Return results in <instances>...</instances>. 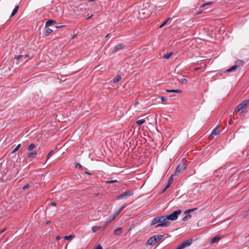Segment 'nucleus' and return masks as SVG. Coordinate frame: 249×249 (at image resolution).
<instances>
[{
	"mask_svg": "<svg viewBox=\"0 0 249 249\" xmlns=\"http://www.w3.org/2000/svg\"><path fill=\"white\" fill-rule=\"evenodd\" d=\"M159 223L155 226V228L159 227H168L170 225L169 222L166 220L165 216H157L152 220L151 225L152 226Z\"/></svg>",
	"mask_w": 249,
	"mask_h": 249,
	"instance_id": "obj_1",
	"label": "nucleus"
},
{
	"mask_svg": "<svg viewBox=\"0 0 249 249\" xmlns=\"http://www.w3.org/2000/svg\"><path fill=\"white\" fill-rule=\"evenodd\" d=\"M249 103V100H244L236 107L235 111L240 112V114L242 113L243 112V109L247 106Z\"/></svg>",
	"mask_w": 249,
	"mask_h": 249,
	"instance_id": "obj_2",
	"label": "nucleus"
},
{
	"mask_svg": "<svg viewBox=\"0 0 249 249\" xmlns=\"http://www.w3.org/2000/svg\"><path fill=\"white\" fill-rule=\"evenodd\" d=\"M181 213V210H177L174 211L173 213L169 214L166 216V220H175L178 218V214H180Z\"/></svg>",
	"mask_w": 249,
	"mask_h": 249,
	"instance_id": "obj_3",
	"label": "nucleus"
},
{
	"mask_svg": "<svg viewBox=\"0 0 249 249\" xmlns=\"http://www.w3.org/2000/svg\"><path fill=\"white\" fill-rule=\"evenodd\" d=\"M187 165L185 163H180L176 168L174 175L178 176L179 174L181 173L186 168Z\"/></svg>",
	"mask_w": 249,
	"mask_h": 249,
	"instance_id": "obj_4",
	"label": "nucleus"
},
{
	"mask_svg": "<svg viewBox=\"0 0 249 249\" xmlns=\"http://www.w3.org/2000/svg\"><path fill=\"white\" fill-rule=\"evenodd\" d=\"M193 240L191 239L185 240L181 243L176 249H183L189 246L192 243Z\"/></svg>",
	"mask_w": 249,
	"mask_h": 249,
	"instance_id": "obj_5",
	"label": "nucleus"
},
{
	"mask_svg": "<svg viewBox=\"0 0 249 249\" xmlns=\"http://www.w3.org/2000/svg\"><path fill=\"white\" fill-rule=\"evenodd\" d=\"M133 193L132 191H127L125 193H124L123 194L117 196V199L120 200V199H125V198H127L128 197L131 196L132 195H133Z\"/></svg>",
	"mask_w": 249,
	"mask_h": 249,
	"instance_id": "obj_6",
	"label": "nucleus"
},
{
	"mask_svg": "<svg viewBox=\"0 0 249 249\" xmlns=\"http://www.w3.org/2000/svg\"><path fill=\"white\" fill-rule=\"evenodd\" d=\"M220 133L219 126H216L211 133V135L209 137V139H211V138L214 136L218 135Z\"/></svg>",
	"mask_w": 249,
	"mask_h": 249,
	"instance_id": "obj_7",
	"label": "nucleus"
},
{
	"mask_svg": "<svg viewBox=\"0 0 249 249\" xmlns=\"http://www.w3.org/2000/svg\"><path fill=\"white\" fill-rule=\"evenodd\" d=\"M124 47V45L123 44H118L115 46L112 51V53H115L116 52H118V51L122 49Z\"/></svg>",
	"mask_w": 249,
	"mask_h": 249,
	"instance_id": "obj_8",
	"label": "nucleus"
},
{
	"mask_svg": "<svg viewBox=\"0 0 249 249\" xmlns=\"http://www.w3.org/2000/svg\"><path fill=\"white\" fill-rule=\"evenodd\" d=\"M155 240H156L155 237H154V236H153L151 237V238H150L147 240L146 243L148 245H154L156 243Z\"/></svg>",
	"mask_w": 249,
	"mask_h": 249,
	"instance_id": "obj_9",
	"label": "nucleus"
},
{
	"mask_svg": "<svg viewBox=\"0 0 249 249\" xmlns=\"http://www.w3.org/2000/svg\"><path fill=\"white\" fill-rule=\"evenodd\" d=\"M154 237H155L156 242V243H157L160 241H161L163 239L164 235H160V234H157V235H154Z\"/></svg>",
	"mask_w": 249,
	"mask_h": 249,
	"instance_id": "obj_10",
	"label": "nucleus"
},
{
	"mask_svg": "<svg viewBox=\"0 0 249 249\" xmlns=\"http://www.w3.org/2000/svg\"><path fill=\"white\" fill-rule=\"evenodd\" d=\"M220 239H221L220 236L216 235L211 239V240L210 241V243L211 244H213L215 242L218 241Z\"/></svg>",
	"mask_w": 249,
	"mask_h": 249,
	"instance_id": "obj_11",
	"label": "nucleus"
},
{
	"mask_svg": "<svg viewBox=\"0 0 249 249\" xmlns=\"http://www.w3.org/2000/svg\"><path fill=\"white\" fill-rule=\"evenodd\" d=\"M56 22L55 21L52 20V19H49L47 21V22L45 23V27H48L49 26H50L52 25L53 23H55Z\"/></svg>",
	"mask_w": 249,
	"mask_h": 249,
	"instance_id": "obj_12",
	"label": "nucleus"
},
{
	"mask_svg": "<svg viewBox=\"0 0 249 249\" xmlns=\"http://www.w3.org/2000/svg\"><path fill=\"white\" fill-rule=\"evenodd\" d=\"M166 91L167 92H169V93H179L181 92V90H180L179 89H167L166 90Z\"/></svg>",
	"mask_w": 249,
	"mask_h": 249,
	"instance_id": "obj_13",
	"label": "nucleus"
},
{
	"mask_svg": "<svg viewBox=\"0 0 249 249\" xmlns=\"http://www.w3.org/2000/svg\"><path fill=\"white\" fill-rule=\"evenodd\" d=\"M121 79V76L120 75H116L114 78L113 79H112V82L115 83H116L118 81H119Z\"/></svg>",
	"mask_w": 249,
	"mask_h": 249,
	"instance_id": "obj_14",
	"label": "nucleus"
},
{
	"mask_svg": "<svg viewBox=\"0 0 249 249\" xmlns=\"http://www.w3.org/2000/svg\"><path fill=\"white\" fill-rule=\"evenodd\" d=\"M237 69V65H234L229 69L227 70V72H231L233 71H235Z\"/></svg>",
	"mask_w": 249,
	"mask_h": 249,
	"instance_id": "obj_15",
	"label": "nucleus"
},
{
	"mask_svg": "<svg viewBox=\"0 0 249 249\" xmlns=\"http://www.w3.org/2000/svg\"><path fill=\"white\" fill-rule=\"evenodd\" d=\"M18 8H19L18 5H17L15 6V7L14 8V9H13V10L11 13V17H13V16H14L15 15V14L17 13Z\"/></svg>",
	"mask_w": 249,
	"mask_h": 249,
	"instance_id": "obj_16",
	"label": "nucleus"
},
{
	"mask_svg": "<svg viewBox=\"0 0 249 249\" xmlns=\"http://www.w3.org/2000/svg\"><path fill=\"white\" fill-rule=\"evenodd\" d=\"M122 232V229L121 228H118L115 230L114 234L116 235H120Z\"/></svg>",
	"mask_w": 249,
	"mask_h": 249,
	"instance_id": "obj_17",
	"label": "nucleus"
},
{
	"mask_svg": "<svg viewBox=\"0 0 249 249\" xmlns=\"http://www.w3.org/2000/svg\"><path fill=\"white\" fill-rule=\"evenodd\" d=\"M145 121L144 120V119H142V120H137L136 122V124L138 126H140L142 124H143L144 123H145Z\"/></svg>",
	"mask_w": 249,
	"mask_h": 249,
	"instance_id": "obj_18",
	"label": "nucleus"
},
{
	"mask_svg": "<svg viewBox=\"0 0 249 249\" xmlns=\"http://www.w3.org/2000/svg\"><path fill=\"white\" fill-rule=\"evenodd\" d=\"M102 228V227L101 226H93L91 228L92 229V231L93 232H96L97 231H99L100 229Z\"/></svg>",
	"mask_w": 249,
	"mask_h": 249,
	"instance_id": "obj_19",
	"label": "nucleus"
},
{
	"mask_svg": "<svg viewBox=\"0 0 249 249\" xmlns=\"http://www.w3.org/2000/svg\"><path fill=\"white\" fill-rule=\"evenodd\" d=\"M36 155H37L36 152L30 153L28 155V158H34L36 156Z\"/></svg>",
	"mask_w": 249,
	"mask_h": 249,
	"instance_id": "obj_20",
	"label": "nucleus"
},
{
	"mask_svg": "<svg viewBox=\"0 0 249 249\" xmlns=\"http://www.w3.org/2000/svg\"><path fill=\"white\" fill-rule=\"evenodd\" d=\"M127 205L124 204L122 206L120 207V208L118 210V212L116 213V214H118L120 212H121L126 207Z\"/></svg>",
	"mask_w": 249,
	"mask_h": 249,
	"instance_id": "obj_21",
	"label": "nucleus"
},
{
	"mask_svg": "<svg viewBox=\"0 0 249 249\" xmlns=\"http://www.w3.org/2000/svg\"><path fill=\"white\" fill-rule=\"evenodd\" d=\"M36 147V145L34 143H32L28 146L27 150L28 151H32L34 148Z\"/></svg>",
	"mask_w": 249,
	"mask_h": 249,
	"instance_id": "obj_22",
	"label": "nucleus"
},
{
	"mask_svg": "<svg viewBox=\"0 0 249 249\" xmlns=\"http://www.w3.org/2000/svg\"><path fill=\"white\" fill-rule=\"evenodd\" d=\"M53 32V30L50 28H48L44 32V34L45 36H48L49 34Z\"/></svg>",
	"mask_w": 249,
	"mask_h": 249,
	"instance_id": "obj_23",
	"label": "nucleus"
},
{
	"mask_svg": "<svg viewBox=\"0 0 249 249\" xmlns=\"http://www.w3.org/2000/svg\"><path fill=\"white\" fill-rule=\"evenodd\" d=\"M176 177V175H174V174L172 175L169 178L168 183L171 184L173 182V178H175Z\"/></svg>",
	"mask_w": 249,
	"mask_h": 249,
	"instance_id": "obj_24",
	"label": "nucleus"
},
{
	"mask_svg": "<svg viewBox=\"0 0 249 249\" xmlns=\"http://www.w3.org/2000/svg\"><path fill=\"white\" fill-rule=\"evenodd\" d=\"M111 219H109V220H107L106 221V222L105 223V224H104L103 226L102 227V228L103 230L105 229L107 226L109 224V223L111 222Z\"/></svg>",
	"mask_w": 249,
	"mask_h": 249,
	"instance_id": "obj_25",
	"label": "nucleus"
},
{
	"mask_svg": "<svg viewBox=\"0 0 249 249\" xmlns=\"http://www.w3.org/2000/svg\"><path fill=\"white\" fill-rule=\"evenodd\" d=\"M64 238L65 240H71L74 238V236L72 235H69L64 236Z\"/></svg>",
	"mask_w": 249,
	"mask_h": 249,
	"instance_id": "obj_26",
	"label": "nucleus"
},
{
	"mask_svg": "<svg viewBox=\"0 0 249 249\" xmlns=\"http://www.w3.org/2000/svg\"><path fill=\"white\" fill-rule=\"evenodd\" d=\"M173 53H166L163 56V58H165V59H168L173 55Z\"/></svg>",
	"mask_w": 249,
	"mask_h": 249,
	"instance_id": "obj_27",
	"label": "nucleus"
},
{
	"mask_svg": "<svg viewBox=\"0 0 249 249\" xmlns=\"http://www.w3.org/2000/svg\"><path fill=\"white\" fill-rule=\"evenodd\" d=\"M191 217V215L190 214L187 213V214L182 218V220L184 221L188 220V219H190Z\"/></svg>",
	"mask_w": 249,
	"mask_h": 249,
	"instance_id": "obj_28",
	"label": "nucleus"
},
{
	"mask_svg": "<svg viewBox=\"0 0 249 249\" xmlns=\"http://www.w3.org/2000/svg\"><path fill=\"white\" fill-rule=\"evenodd\" d=\"M243 64H244V62L242 60H239L235 62L234 65H237V66L238 67L240 66V65H243Z\"/></svg>",
	"mask_w": 249,
	"mask_h": 249,
	"instance_id": "obj_29",
	"label": "nucleus"
},
{
	"mask_svg": "<svg viewBox=\"0 0 249 249\" xmlns=\"http://www.w3.org/2000/svg\"><path fill=\"white\" fill-rule=\"evenodd\" d=\"M21 146V144H18L14 149V150L12 151V154H14L16 152H17L18 149Z\"/></svg>",
	"mask_w": 249,
	"mask_h": 249,
	"instance_id": "obj_30",
	"label": "nucleus"
},
{
	"mask_svg": "<svg viewBox=\"0 0 249 249\" xmlns=\"http://www.w3.org/2000/svg\"><path fill=\"white\" fill-rule=\"evenodd\" d=\"M15 59H16L17 60H21V61H22L23 59V55L16 56L15 57Z\"/></svg>",
	"mask_w": 249,
	"mask_h": 249,
	"instance_id": "obj_31",
	"label": "nucleus"
},
{
	"mask_svg": "<svg viewBox=\"0 0 249 249\" xmlns=\"http://www.w3.org/2000/svg\"><path fill=\"white\" fill-rule=\"evenodd\" d=\"M170 19V18H168L166 20H165L160 26V28H162L163 27Z\"/></svg>",
	"mask_w": 249,
	"mask_h": 249,
	"instance_id": "obj_32",
	"label": "nucleus"
},
{
	"mask_svg": "<svg viewBox=\"0 0 249 249\" xmlns=\"http://www.w3.org/2000/svg\"><path fill=\"white\" fill-rule=\"evenodd\" d=\"M197 209V208H194V209H189V210H186L185 211V213L189 214L190 213L193 212V211H195V210H196Z\"/></svg>",
	"mask_w": 249,
	"mask_h": 249,
	"instance_id": "obj_33",
	"label": "nucleus"
},
{
	"mask_svg": "<svg viewBox=\"0 0 249 249\" xmlns=\"http://www.w3.org/2000/svg\"><path fill=\"white\" fill-rule=\"evenodd\" d=\"M53 151L51 150L47 156V160L49 159L53 155Z\"/></svg>",
	"mask_w": 249,
	"mask_h": 249,
	"instance_id": "obj_34",
	"label": "nucleus"
},
{
	"mask_svg": "<svg viewBox=\"0 0 249 249\" xmlns=\"http://www.w3.org/2000/svg\"><path fill=\"white\" fill-rule=\"evenodd\" d=\"M75 167L78 169H83L82 166L79 163H76L75 165Z\"/></svg>",
	"mask_w": 249,
	"mask_h": 249,
	"instance_id": "obj_35",
	"label": "nucleus"
},
{
	"mask_svg": "<svg viewBox=\"0 0 249 249\" xmlns=\"http://www.w3.org/2000/svg\"><path fill=\"white\" fill-rule=\"evenodd\" d=\"M106 182L107 183H113L118 182V181L116 179L115 180H107Z\"/></svg>",
	"mask_w": 249,
	"mask_h": 249,
	"instance_id": "obj_36",
	"label": "nucleus"
},
{
	"mask_svg": "<svg viewBox=\"0 0 249 249\" xmlns=\"http://www.w3.org/2000/svg\"><path fill=\"white\" fill-rule=\"evenodd\" d=\"M212 2H208L207 3H204L203 4L201 7H204L206 5H211L212 4Z\"/></svg>",
	"mask_w": 249,
	"mask_h": 249,
	"instance_id": "obj_37",
	"label": "nucleus"
},
{
	"mask_svg": "<svg viewBox=\"0 0 249 249\" xmlns=\"http://www.w3.org/2000/svg\"><path fill=\"white\" fill-rule=\"evenodd\" d=\"M160 100L162 102H164L167 101V98L165 97L161 96L160 97Z\"/></svg>",
	"mask_w": 249,
	"mask_h": 249,
	"instance_id": "obj_38",
	"label": "nucleus"
},
{
	"mask_svg": "<svg viewBox=\"0 0 249 249\" xmlns=\"http://www.w3.org/2000/svg\"><path fill=\"white\" fill-rule=\"evenodd\" d=\"M187 80L186 79H182L180 82L182 83V84H185L187 83Z\"/></svg>",
	"mask_w": 249,
	"mask_h": 249,
	"instance_id": "obj_39",
	"label": "nucleus"
},
{
	"mask_svg": "<svg viewBox=\"0 0 249 249\" xmlns=\"http://www.w3.org/2000/svg\"><path fill=\"white\" fill-rule=\"evenodd\" d=\"M29 184H26L23 186V189H24V190L26 189L27 188H28L29 187Z\"/></svg>",
	"mask_w": 249,
	"mask_h": 249,
	"instance_id": "obj_40",
	"label": "nucleus"
},
{
	"mask_svg": "<svg viewBox=\"0 0 249 249\" xmlns=\"http://www.w3.org/2000/svg\"><path fill=\"white\" fill-rule=\"evenodd\" d=\"M95 249H103L102 247L99 245L96 246V247L95 248Z\"/></svg>",
	"mask_w": 249,
	"mask_h": 249,
	"instance_id": "obj_41",
	"label": "nucleus"
},
{
	"mask_svg": "<svg viewBox=\"0 0 249 249\" xmlns=\"http://www.w3.org/2000/svg\"><path fill=\"white\" fill-rule=\"evenodd\" d=\"M65 25H60V26H56V28H62L63 27H65Z\"/></svg>",
	"mask_w": 249,
	"mask_h": 249,
	"instance_id": "obj_42",
	"label": "nucleus"
},
{
	"mask_svg": "<svg viewBox=\"0 0 249 249\" xmlns=\"http://www.w3.org/2000/svg\"><path fill=\"white\" fill-rule=\"evenodd\" d=\"M50 205L53 206H54L56 205V204L54 202H50Z\"/></svg>",
	"mask_w": 249,
	"mask_h": 249,
	"instance_id": "obj_43",
	"label": "nucleus"
},
{
	"mask_svg": "<svg viewBox=\"0 0 249 249\" xmlns=\"http://www.w3.org/2000/svg\"><path fill=\"white\" fill-rule=\"evenodd\" d=\"M167 189L165 187H164L162 190V191H161V193H163L164 192H165L166 191V190H167Z\"/></svg>",
	"mask_w": 249,
	"mask_h": 249,
	"instance_id": "obj_44",
	"label": "nucleus"
},
{
	"mask_svg": "<svg viewBox=\"0 0 249 249\" xmlns=\"http://www.w3.org/2000/svg\"><path fill=\"white\" fill-rule=\"evenodd\" d=\"M85 174H87V175H88L89 176H91V174L90 173H89V172H87V171H85Z\"/></svg>",
	"mask_w": 249,
	"mask_h": 249,
	"instance_id": "obj_45",
	"label": "nucleus"
},
{
	"mask_svg": "<svg viewBox=\"0 0 249 249\" xmlns=\"http://www.w3.org/2000/svg\"><path fill=\"white\" fill-rule=\"evenodd\" d=\"M171 185V184L168 183L166 186L165 187L166 188L168 189Z\"/></svg>",
	"mask_w": 249,
	"mask_h": 249,
	"instance_id": "obj_46",
	"label": "nucleus"
},
{
	"mask_svg": "<svg viewBox=\"0 0 249 249\" xmlns=\"http://www.w3.org/2000/svg\"><path fill=\"white\" fill-rule=\"evenodd\" d=\"M61 239V237H60V236H59V235L57 236L56 237V238H55V239H56V240H59V239Z\"/></svg>",
	"mask_w": 249,
	"mask_h": 249,
	"instance_id": "obj_47",
	"label": "nucleus"
},
{
	"mask_svg": "<svg viewBox=\"0 0 249 249\" xmlns=\"http://www.w3.org/2000/svg\"><path fill=\"white\" fill-rule=\"evenodd\" d=\"M249 215V209H248V210L246 212V216H248Z\"/></svg>",
	"mask_w": 249,
	"mask_h": 249,
	"instance_id": "obj_48",
	"label": "nucleus"
},
{
	"mask_svg": "<svg viewBox=\"0 0 249 249\" xmlns=\"http://www.w3.org/2000/svg\"><path fill=\"white\" fill-rule=\"evenodd\" d=\"M28 57H29V55H28V54L23 55V58L24 59H25V58H27Z\"/></svg>",
	"mask_w": 249,
	"mask_h": 249,
	"instance_id": "obj_49",
	"label": "nucleus"
},
{
	"mask_svg": "<svg viewBox=\"0 0 249 249\" xmlns=\"http://www.w3.org/2000/svg\"><path fill=\"white\" fill-rule=\"evenodd\" d=\"M5 230H6V229H4L2 230H1L0 231V234H1L2 233H3Z\"/></svg>",
	"mask_w": 249,
	"mask_h": 249,
	"instance_id": "obj_50",
	"label": "nucleus"
},
{
	"mask_svg": "<svg viewBox=\"0 0 249 249\" xmlns=\"http://www.w3.org/2000/svg\"><path fill=\"white\" fill-rule=\"evenodd\" d=\"M93 16L92 15H91V16H89V17H88L87 18V19H89L90 18H91Z\"/></svg>",
	"mask_w": 249,
	"mask_h": 249,
	"instance_id": "obj_51",
	"label": "nucleus"
},
{
	"mask_svg": "<svg viewBox=\"0 0 249 249\" xmlns=\"http://www.w3.org/2000/svg\"><path fill=\"white\" fill-rule=\"evenodd\" d=\"M115 217L114 216H112V217H111L109 219H111V220H113L114 219Z\"/></svg>",
	"mask_w": 249,
	"mask_h": 249,
	"instance_id": "obj_52",
	"label": "nucleus"
},
{
	"mask_svg": "<svg viewBox=\"0 0 249 249\" xmlns=\"http://www.w3.org/2000/svg\"><path fill=\"white\" fill-rule=\"evenodd\" d=\"M89 1V2H92V1H94L95 0H88Z\"/></svg>",
	"mask_w": 249,
	"mask_h": 249,
	"instance_id": "obj_53",
	"label": "nucleus"
},
{
	"mask_svg": "<svg viewBox=\"0 0 249 249\" xmlns=\"http://www.w3.org/2000/svg\"><path fill=\"white\" fill-rule=\"evenodd\" d=\"M109 34H108L107 35V36H106V38H107L108 36H109Z\"/></svg>",
	"mask_w": 249,
	"mask_h": 249,
	"instance_id": "obj_54",
	"label": "nucleus"
}]
</instances>
